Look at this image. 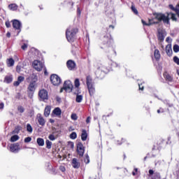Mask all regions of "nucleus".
Here are the masks:
<instances>
[{"label": "nucleus", "instance_id": "obj_1", "mask_svg": "<svg viewBox=\"0 0 179 179\" xmlns=\"http://www.w3.org/2000/svg\"><path fill=\"white\" fill-rule=\"evenodd\" d=\"M154 16L159 22H163V23H166V24H170V16L172 20L177 21V17H176V14L174 13H166L163 14L162 13H154Z\"/></svg>", "mask_w": 179, "mask_h": 179}, {"label": "nucleus", "instance_id": "obj_2", "mask_svg": "<svg viewBox=\"0 0 179 179\" xmlns=\"http://www.w3.org/2000/svg\"><path fill=\"white\" fill-rule=\"evenodd\" d=\"M78 33V29H73L69 27L66 31V37L69 43H73L75 35Z\"/></svg>", "mask_w": 179, "mask_h": 179}, {"label": "nucleus", "instance_id": "obj_3", "mask_svg": "<svg viewBox=\"0 0 179 179\" xmlns=\"http://www.w3.org/2000/svg\"><path fill=\"white\" fill-rule=\"evenodd\" d=\"M86 84L90 94L93 96V94H94V92H96V90L94 89V83L93 82V78H92V76H87L86 77Z\"/></svg>", "mask_w": 179, "mask_h": 179}, {"label": "nucleus", "instance_id": "obj_4", "mask_svg": "<svg viewBox=\"0 0 179 179\" xmlns=\"http://www.w3.org/2000/svg\"><path fill=\"white\" fill-rule=\"evenodd\" d=\"M73 87V85H72V82H71V80H66L64 83L63 88L60 90V93H62L64 90H65L68 93H71V92H72Z\"/></svg>", "mask_w": 179, "mask_h": 179}, {"label": "nucleus", "instance_id": "obj_5", "mask_svg": "<svg viewBox=\"0 0 179 179\" xmlns=\"http://www.w3.org/2000/svg\"><path fill=\"white\" fill-rule=\"evenodd\" d=\"M50 81L54 86H59V85H61V83L62 82V80H61V78H59L58 75L52 74L50 76Z\"/></svg>", "mask_w": 179, "mask_h": 179}, {"label": "nucleus", "instance_id": "obj_6", "mask_svg": "<svg viewBox=\"0 0 179 179\" xmlns=\"http://www.w3.org/2000/svg\"><path fill=\"white\" fill-rule=\"evenodd\" d=\"M34 69L40 72L44 68V64L38 60H34L32 64Z\"/></svg>", "mask_w": 179, "mask_h": 179}, {"label": "nucleus", "instance_id": "obj_7", "mask_svg": "<svg viewBox=\"0 0 179 179\" xmlns=\"http://www.w3.org/2000/svg\"><path fill=\"white\" fill-rule=\"evenodd\" d=\"M38 96L41 100H48V92L45 90H41Z\"/></svg>", "mask_w": 179, "mask_h": 179}, {"label": "nucleus", "instance_id": "obj_8", "mask_svg": "<svg viewBox=\"0 0 179 179\" xmlns=\"http://www.w3.org/2000/svg\"><path fill=\"white\" fill-rule=\"evenodd\" d=\"M77 152L81 157L85 155V147L82 143H78L77 144Z\"/></svg>", "mask_w": 179, "mask_h": 179}, {"label": "nucleus", "instance_id": "obj_9", "mask_svg": "<svg viewBox=\"0 0 179 179\" xmlns=\"http://www.w3.org/2000/svg\"><path fill=\"white\" fill-rule=\"evenodd\" d=\"M20 149V144L19 143H14L10 146V152L13 153H17Z\"/></svg>", "mask_w": 179, "mask_h": 179}, {"label": "nucleus", "instance_id": "obj_10", "mask_svg": "<svg viewBox=\"0 0 179 179\" xmlns=\"http://www.w3.org/2000/svg\"><path fill=\"white\" fill-rule=\"evenodd\" d=\"M157 37L159 41H164V37H166V31L162 29H159Z\"/></svg>", "mask_w": 179, "mask_h": 179}, {"label": "nucleus", "instance_id": "obj_11", "mask_svg": "<svg viewBox=\"0 0 179 179\" xmlns=\"http://www.w3.org/2000/svg\"><path fill=\"white\" fill-rule=\"evenodd\" d=\"M66 66L69 71H73L76 68V63L73 60H69L66 62Z\"/></svg>", "mask_w": 179, "mask_h": 179}, {"label": "nucleus", "instance_id": "obj_12", "mask_svg": "<svg viewBox=\"0 0 179 179\" xmlns=\"http://www.w3.org/2000/svg\"><path fill=\"white\" fill-rule=\"evenodd\" d=\"M13 27L16 30H20L19 33H20V29H22V22L17 20H14L13 21Z\"/></svg>", "mask_w": 179, "mask_h": 179}, {"label": "nucleus", "instance_id": "obj_13", "mask_svg": "<svg viewBox=\"0 0 179 179\" xmlns=\"http://www.w3.org/2000/svg\"><path fill=\"white\" fill-rule=\"evenodd\" d=\"M37 118L39 125H41V127H44L45 125V120H44V117L41 116V114H38Z\"/></svg>", "mask_w": 179, "mask_h": 179}, {"label": "nucleus", "instance_id": "obj_14", "mask_svg": "<svg viewBox=\"0 0 179 179\" xmlns=\"http://www.w3.org/2000/svg\"><path fill=\"white\" fill-rule=\"evenodd\" d=\"M71 164L73 169H79L80 167V163L78 162V159L76 158L73 159Z\"/></svg>", "mask_w": 179, "mask_h": 179}, {"label": "nucleus", "instance_id": "obj_15", "mask_svg": "<svg viewBox=\"0 0 179 179\" xmlns=\"http://www.w3.org/2000/svg\"><path fill=\"white\" fill-rule=\"evenodd\" d=\"M166 52L169 57L173 55V50L171 49V44H168L166 46Z\"/></svg>", "mask_w": 179, "mask_h": 179}, {"label": "nucleus", "instance_id": "obj_16", "mask_svg": "<svg viewBox=\"0 0 179 179\" xmlns=\"http://www.w3.org/2000/svg\"><path fill=\"white\" fill-rule=\"evenodd\" d=\"M28 90H29V92H34L36 90V80H33L29 83Z\"/></svg>", "mask_w": 179, "mask_h": 179}, {"label": "nucleus", "instance_id": "obj_17", "mask_svg": "<svg viewBox=\"0 0 179 179\" xmlns=\"http://www.w3.org/2000/svg\"><path fill=\"white\" fill-rule=\"evenodd\" d=\"M52 113L55 115H57V117H60L62 111L61 110V108H56L53 110Z\"/></svg>", "mask_w": 179, "mask_h": 179}, {"label": "nucleus", "instance_id": "obj_18", "mask_svg": "<svg viewBox=\"0 0 179 179\" xmlns=\"http://www.w3.org/2000/svg\"><path fill=\"white\" fill-rule=\"evenodd\" d=\"M50 113H51V106H46L45 108V110H44L45 117H48V115H50Z\"/></svg>", "mask_w": 179, "mask_h": 179}, {"label": "nucleus", "instance_id": "obj_19", "mask_svg": "<svg viewBox=\"0 0 179 179\" xmlns=\"http://www.w3.org/2000/svg\"><path fill=\"white\" fill-rule=\"evenodd\" d=\"M13 80V77L12 76H6L4 78V82L6 83H10Z\"/></svg>", "mask_w": 179, "mask_h": 179}, {"label": "nucleus", "instance_id": "obj_20", "mask_svg": "<svg viewBox=\"0 0 179 179\" xmlns=\"http://www.w3.org/2000/svg\"><path fill=\"white\" fill-rule=\"evenodd\" d=\"M101 72H106V70L103 69V66L99 67L98 70L96 71V75L97 78H101V75H100Z\"/></svg>", "mask_w": 179, "mask_h": 179}, {"label": "nucleus", "instance_id": "obj_21", "mask_svg": "<svg viewBox=\"0 0 179 179\" xmlns=\"http://www.w3.org/2000/svg\"><path fill=\"white\" fill-rule=\"evenodd\" d=\"M154 56L155 59H157V61H159V59H160V52L159 51V50L156 49L154 52Z\"/></svg>", "mask_w": 179, "mask_h": 179}, {"label": "nucleus", "instance_id": "obj_22", "mask_svg": "<svg viewBox=\"0 0 179 179\" xmlns=\"http://www.w3.org/2000/svg\"><path fill=\"white\" fill-rule=\"evenodd\" d=\"M164 77L166 80H168V82H173V77H171V76H170L169 73H164Z\"/></svg>", "mask_w": 179, "mask_h": 179}, {"label": "nucleus", "instance_id": "obj_23", "mask_svg": "<svg viewBox=\"0 0 179 179\" xmlns=\"http://www.w3.org/2000/svg\"><path fill=\"white\" fill-rule=\"evenodd\" d=\"M71 92H73L74 94H80V89L79 87H73Z\"/></svg>", "mask_w": 179, "mask_h": 179}, {"label": "nucleus", "instance_id": "obj_24", "mask_svg": "<svg viewBox=\"0 0 179 179\" xmlns=\"http://www.w3.org/2000/svg\"><path fill=\"white\" fill-rule=\"evenodd\" d=\"M81 139L83 141H86V139H87V133L86 132V130H83L82 134H81Z\"/></svg>", "mask_w": 179, "mask_h": 179}, {"label": "nucleus", "instance_id": "obj_25", "mask_svg": "<svg viewBox=\"0 0 179 179\" xmlns=\"http://www.w3.org/2000/svg\"><path fill=\"white\" fill-rule=\"evenodd\" d=\"M36 142H37L38 146H44V139H43L41 138H37Z\"/></svg>", "mask_w": 179, "mask_h": 179}, {"label": "nucleus", "instance_id": "obj_26", "mask_svg": "<svg viewBox=\"0 0 179 179\" xmlns=\"http://www.w3.org/2000/svg\"><path fill=\"white\" fill-rule=\"evenodd\" d=\"M7 65L8 66H13L15 65V60H13L12 58L8 59Z\"/></svg>", "mask_w": 179, "mask_h": 179}, {"label": "nucleus", "instance_id": "obj_27", "mask_svg": "<svg viewBox=\"0 0 179 179\" xmlns=\"http://www.w3.org/2000/svg\"><path fill=\"white\" fill-rule=\"evenodd\" d=\"M141 22L143 26H152V24H155V22H152V20H149L148 23L145 22L143 20H142Z\"/></svg>", "mask_w": 179, "mask_h": 179}, {"label": "nucleus", "instance_id": "obj_28", "mask_svg": "<svg viewBox=\"0 0 179 179\" xmlns=\"http://www.w3.org/2000/svg\"><path fill=\"white\" fill-rule=\"evenodd\" d=\"M8 8L10 9V10H16L17 9V5L12 3L8 5Z\"/></svg>", "mask_w": 179, "mask_h": 179}, {"label": "nucleus", "instance_id": "obj_29", "mask_svg": "<svg viewBox=\"0 0 179 179\" xmlns=\"http://www.w3.org/2000/svg\"><path fill=\"white\" fill-rule=\"evenodd\" d=\"M83 100V96L77 94L76 101L77 103H82V101Z\"/></svg>", "mask_w": 179, "mask_h": 179}, {"label": "nucleus", "instance_id": "obj_30", "mask_svg": "<svg viewBox=\"0 0 179 179\" xmlns=\"http://www.w3.org/2000/svg\"><path fill=\"white\" fill-rule=\"evenodd\" d=\"M20 129H22L21 126L15 127V129L13 131V134H19V132H20Z\"/></svg>", "mask_w": 179, "mask_h": 179}, {"label": "nucleus", "instance_id": "obj_31", "mask_svg": "<svg viewBox=\"0 0 179 179\" xmlns=\"http://www.w3.org/2000/svg\"><path fill=\"white\" fill-rule=\"evenodd\" d=\"M45 143L47 149H51L52 146V143L50 141V140H46Z\"/></svg>", "mask_w": 179, "mask_h": 179}, {"label": "nucleus", "instance_id": "obj_32", "mask_svg": "<svg viewBox=\"0 0 179 179\" xmlns=\"http://www.w3.org/2000/svg\"><path fill=\"white\" fill-rule=\"evenodd\" d=\"M16 141H19V136L14 135L10 138V142H16Z\"/></svg>", "mask_w": 179, "mask_h": 179}, {"label": "nucleus", "instance_id": "obj_33", "mask_svg": "<svg viewBox=\"0 0 179 179\" xmlns=\"http://www.w3.org/2000/svg\"><path fill=\"white\" fill-rule=\"evenodd\" d=\"M31 79L35 81L37 80V76L34 73L31 74L30 76L28 78V80H31Z\"/></svg>", "mask_w": 179, "mask_h": 179}, {"label": "nucleus", "instance_id": "obj_34", "mask_svg": "<svg viewBox=\"0 0 179 179\" xmlns=\"http://www.w3.org/2000/svg\"><path fill=\"white\" fill-rule=\"evenodd\" d=\"M27 131L28 132H29L30 134H31V132H33V127H31V125H30V124H27Z\"/></svg>", "mask_w": 179, "mask_h": 179}, {"label": "nucleus", "instance_id": "obj_35", "mask_svg": "<svg viewBox=\"0 0 179 179\" xmlns=\"http://www.w3.org/2000/svg\"><path fill=\"white\" fill-rule=\"evenodd\" d=\"M84 162H85V164H89V163H90V158L89 157L88 155H85V158L84 159Z\"/></svg>", "mask_w": 179, "mask_h": 179}, {"label": "nucleus", "instance_id": "obj_36", "mask_svg": "<svg viewBox=\"0 0 179 179\" xmlns=\"http://www.w3.org/2000/svg\"><path fill=\"white\" fill-rule=\"evenodd\" d=\"M70 138L71 139H76V138H78V135L76 134V132H72L70 134Z\"/></svg>", "mask_w": 179, "mask_h": 179}, {"label": "nucleus", "instance_id": "obj_37", "mask_svg": "<svg viewBox=\"0 0 179 179\" xmlns=\"http://www.w3.org/2000/svg\"><path fill=\"white\" fill-rule=\"evenodd\" d=\"M75 87H79L80 86V83L79 82V78H76L74 81Z\"/></svg>", "mask_w": 179, "mask_h": 179}, {"label": "nucleus", "instance_id": "obj_38", "mask_svg": "<svg viewBox=\"0 0 179 179\" xmlns=\"http://www.w3.org/2000/svg\"><path fill=\"white\" fill-rule=\"evenodd\" d=\"M174 12H176V15L179 17V3H178L177 6H176Z\"/></svg>", "mask_w": 179, "mask_h": 179}, {"label": "nucleus", "instance_id": "obj_39", "mask_svg": "<svg viewBox=\"0 0 179 179\" xmlns=\"http://www.w3.org/2000/svg\"><path fill=\"white\" fill-rule=\"evenodd\" d=\"M173 62H175V64H176L177 65H179V58L177 56H175L173 57Z\"/></svg>", "mask_w": 179, "mask_h": 179}, {"label": "nucleus", "instance_id": "obj_40", "mask_svg": "<svg viewBox=\"0 0 179 179\" xmlns=\"http://www.w3.org/2000/svg\"><path fill=\"white\" fill-rule=\"evenodd\" d=\"M173 51H174V52H179V45H173Z\"/></svg>", "mask_w": 179, "mask_h": 179}, {"label": "nucleus", "instance_id": "obj_41", "mask_svg": "<svg viewBox=\"0 0 179 179\" xmlns=\"http://www.w3.org/2000/svg\"><path fill=\"white\" fill-rule=\"evenodd\" d=\"M131 10L132 12H134V13H135V15H138V10L136 9V8H135V6H131Z\"/></svg>", "mask_w": 179, "mask_h": 179}, {"label": "nucleus", "instance_id": "obj_42", "mask_svg": "<svg viewBox=\"0 0 179 179\" xmlns=\"http://www.w3.org/2000/svg\"><path fill=\"white\" fill-rule=\"evenodd\" d=\"M154 177H155V179L156 178L160 179V173H157V172L155 173Z\"/></svg>", "mask_w": 179, "mask_h": 179}, {"label": "nucleus", "instance_id": "obj_43", "mask_svg": "<svg viewBox=\"0 0 179 179\" xmlns=\"http://www.w3.org/2000/svg\"><path fill=\"white\" fill-rule=\"evenodd\" d=\"M25 143H29V142H31V137H27L24 138Z\"/></svg>", "mask_w": 179, "mask_h": 179}, {"label": "nucleus", "instance_id": "obj_44", "mask_svg": "<svg viewBox=\"0 0 179 179\" xmlns=\"http://www.w3.org/2000/svg\"><path fill=\"white\" fill-rule=\"evenodd\" d=\"M48 138L50 141H55V136H54L53 134H50Z\"/></svg>", "mask_w": 179, "mask_h": 179}, {"label": "nucleus", "instance_id": "obj_45", "mask_svg": "<svg viewBox=\"0 0 179 179\" xmlns=\"http://www.w3.org/2000/svg\"><path fill=\"white\" fill-rule=\"evenodd\" d=\"M71 120H73L74 121H76V120H78V116L76 115V114L73 113L71 115Z\"/></svg>", "mask_w": 179, "mask_h": 179}, {"label": "nucleus", "instance_id": "obj_46", "mask_svg": "<svg viewBox=\"0 0 179 179\" xmlns=\"http://www.w3.org/2000/svg\"><path fill=\"white\" fill-rule=\"evenodd\" d=\"M24 80V77L23 76H19L17 78V81L20 83L21 82H23Z\"/></svg>", "mask_w": 179, "mask_h": 179}, {"label": "nucleus", "instance_id": "obj_47", "mask_svg": "<svg viewBox=\"0 0 179 179\" xmlns=\"http://www.w3.org/2000/svg\"><path fill=\"white\" fill-rule=\"evenodd\" d=\"M18 111H20V113H24V108L20 106V108H18Z\"/></svg>", "mask_w": 179, "mask_h": 179}, {"label": "nucleus", "instance_id": "obj_48", "mask_svg": "<svg viewBox=\"0 0 179 179\" xmlns=\"http://www.w3.org/2000/svg\"><path fill=\"white\" fill-rule=\"evenodd\" d=\"M164 103L166 104V106H168V107H173V104L167 102V101H165Z\"/></svg>", "mask_w": 179, "mask_h": 179}, {"label": "nucleus", "instance_id": "obj_49", "mask_svg": "<svg viewBox=\"0 0 179 179\" xmlns=\"http://www.w3.org/2000/svg\"><path fill=\"white\" fill-rule=\"evenodd\" d=\"M27 48V44L24 43V44L22 45V50H26Z\"/></svg>", "mask_w": 179, "mask_h": 179}, {"label": "nucleus", "instance_id": "obj_50", "mask_svg": "<svg viewBox=\"0 0 179 179\" xmlns=\"http://www.w3.org/2000/svg\"><path fill=\"white\" fill-rule=\"evenodd\" d=\"M150 176H153V174H155V171H153V170L150 169L148 171Z\"/></svg>", "mask_w": 179, "mask_h": 179}, {"label": "nucleus", "instance_id": "obj_51", "mask_svg": "<svg viewBox=\"0 0 179 179\" xmlns=\"http://www.w3.org/2000/svg\"><path fill=\"white\" fill-rule=\"evenodd\" d=\"M158 114H160V113H164V110L163 108L158 109L157 111Z\"/></svg>", "mask_w": 179, "mask_h": 179}, {"label": "nucleus", "instance_id": "obj_52", "mask_svg": "<svg viewBox=\"0 0 179 179\" xmlns=\"http://www.w3.org/2000/svg\"><path fill=\"white\" fill-rule=\"evenodd\" d=\"M13 85L14 86H19L20 85V83L17 80L14 82Z\"/></svg>", "mask_w": 179, "mask_h": 179}, {"label": "nucleus", "instance_id": "obj_53", "mask_svg": "<svg viewBox=\"0 0 179 179\" xmlns=\"http://www.w3.org/2000/svg\"><path fill=\"white\" fill-rule=\"evenodd\" d=\"M59 169H60V171H62L63 173H64V171H65V167L64 166H61L60 167H59Z\"/></svg>", "mask_w": 179, "mask_h": 179}, {"label": "nucleus", "instance_id": "obj_54", "mask_svg": "<svg viewBox=\"0 0 179 179\" xmlns=\"http://www.w3.org/2000/svg\"><path fill=\"white\" fill-rule=\"evenodd\" d=\"M6 26L8 28L10 27V22H9V21H6Z\"/></svg>", "mask_w": 179, "mask_h": 179}, {"label": "nucleus", "instance_id": "obj_55", "mask_svg": "<svg viewBox=\"0 0 179 179\" xmlns=\"http://www.w3.org/2000/svg\"><path fill=\"white\" fill-rule=\"evenodd\" d=\"M20 69H21L20 66H17L16 71L17 72H18V73H20Z\"/></svg>", "mask_w": 179, "mask_h": 179}, {"label": "nucleus", "instance_id": "obj_56", "mask_svg": "<svg viewBox=\"0 0 179 179\" xmlns=\"http://www.w3.org/2000/svg\"><path fill=\"white\" fill-rule=\"evenodd\" d=\"M141 86H142V84L138 83L139 90H143L144 87L143 86L141 87Z\"/></svg>", "mask_w": 179, "mask_h": 179}, {"label": "nucleus", "instance_id": "obj_57", "mask_svg": "<svg viewBox=\"0 0 179 179\" xmlns=\"http://www.w3.org/2000/svg\"><path fill=\"white\" fill-rule=\"evenodd\" d=\"M90 120H91L90 117H87V120H86V123H87V124H90Z\"/></svg>", "mask_w": 179, "mask_h": 179}, {"label": "nucleus", "instance_id": "obj_58", "mask_svg": "<svg viewBox=\"0 0 179 179\" xmlns=\"http://www.w3.org/2000/svg\"><path fill=\"white\" fill-rule=\"evenodd\" d=\"M169 8H170V9H171V10H174L175 11V8H174V6H173V5H169Z\"/></svg>", "mask_w": 179, "mask_h": 179}, {"label": "nucleus", "instance_id": "obj_59", "mask_svg": "<svg viewBox=\"0 0 179 179\" xmlns=\"http://www.w3.org/2000/svg\"><path fill=\"white\" fill-rule=\"evenodd\" d=\"M15 98L20 99V93H17Z\"/></svg>", "mask_w": 179, "mask_h": 179}, {"label": "nucleus", "instance_id": "obj_60", "mask_svg": "<svg viewBox=\"0 0 179 179\" xmlns=\"http://www.w3.org/2000/svg\"><path fill=\"white\" fill-rule=\"evenodd\" d=\"M1 108H3V103H0V110Z\"/></svg>", "mask_w": 179, "mask_h": 179}, {"label": "nucleus", "instance_id": "obj_61", "mask_svg": "<svg viewBox=\"0 0 179 179\" xmlns=\"http://www.w3.org/2000/svg\"><path fill=\"white\" fill-rule=\"evenodd\" d=\"M6 37H10V32H8L7 34H6Z\"/></svg>", "mask_w": 179, "mask_h": 179}, {"label": "nucleus", "instance_id": "obj_62", "mask_svg": "<svg viewBox=\"0 0 179 179\" xmlns=\"http://www.w3.org/2000/svg\"><path fill=\"white\" fill-rule=\"evenodd\" d=\"M111 43V40L109 39V41L107 42L108 45H110V43Z\"/></svg>", "mask_w": 179, "mask_h": 179}, {"label": "nucleus", "instance_id": "obj_63", "mask_svg": "<svg viewBox=\"0 0 179 179\" xmlns=\"http://www.w3.org/2000/svg\"><path fill=\"white\" fill-rule=\"evenodd\" d=\"M50 122H51V124H53V122H55V121H54V120L50 119Z\"/></svg>", "mask_w": 179, "mask_h": 179}, {"label": "nucleus", "instance_id": "obj_64", "mask_svg": "<svg viewBox=\"0 0 179 179\" xmlns=\"http://www.w3.org/2000/svg\"><path fill=\"white\" fill-rule=\"evenodd\" d=\"M136 173H137V172H135V171H134L132 172L133 176H136Z\"/></svg>", "mask_w": 179, "mask_h": 179}]
</instances>
